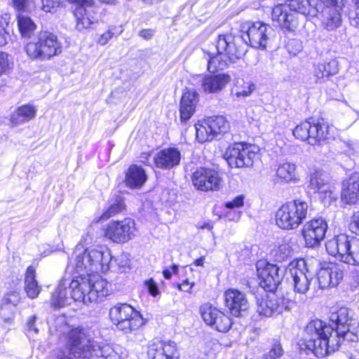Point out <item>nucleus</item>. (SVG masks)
Here are the masks:
<instances>
[{"mask_svg":"<svg viewBox=\"0 0 359 359\" xmlns=\"http://www.w3.org/2000/svg\"><path fill=\"white\" fill-rule=\"evenodd\" d=\"M68 345L69 353L60 351L57 359H118L119 356L109 345L100 346L93 341L88 332L82 328L72 329L68 333Z\"/></svg>","mask_w":359,"mask_h":359,"instance_id":"f257e3e1","label":"nucleus"},{"mask_svg":"<svg viewBox=\"0 0 359 359\" xmlns=\"http://www.w3.org/2000/svg\"><path fill=\"white\" fill-rule=\"evenodd\" d=\"M86 239L83 238L76 245L71 263L74 265L79 276H86L91 273L107 272L109 269L111 255L108 249L104 250L95 248H86L83 242Z\"/></svg>","mask_w":359,"mask_h":359,"instance_id":"f03ea898","label":"nucleus"},{"mask_svg":"<svg viewBox=\"0 0 359 359\" xmlns=\"http://www.w3.org/2000/svg\"><path fill=\"white\" fill-rule=\"evenodd\" d=\"M75 302L85 304L97 302L109 294V283L97 274L77 276L69 285Z\"/></svg>","mask_w":359,"mask_h":359,"instance_id":"7ed1b4c3","label":"nucleus"},{"mask_svg":"<svg viewBox=\"0 0 359 359\" xmlns=\"http://www.w3.org/2000/svg\"><path fill=\"white\" fill-rule=\"evenodd\" d=\"M216 48V54L204 50V57L208 62L207 69L210 72L224 69L229 62H236L246 52L243 46L236 44L234 36L229 34L218 36Z\"/></svg>","mask_w":359,"mask_h":359,"instance_id":"20e7f679","label":"nucleus"},{"mask_svg":"<svg viewBox=\"0 0 359 359\" xmlns=\"http://www.w3.org/2000/svg\"><path fill=\"white\" fill-rule=\"evenodd\" d=\"M315 0H288L286 4L276 6L271 13L273 21L287 31H294L299 25L297 13L305 16H316L320 11L318 6H314Z\"/></svg>","mask_w":359,"mask_h":359,"instance_id":"39448f33","label":"nucleus"},{"mask_svg":"<svg viewBox=\"0 0 359 359\" xmlns=\"http://www.w3.org/2000/svg\"><path fill=\"white\" fill-rule=\"evenodd\" d=\"M333 327L327 326L321 320L310 321L305 327L303 337V345L316 357L323 358L339 348L332 350L330 339Z\"/></svg>","mask_w":359,"mask_h":359,"instance_id":"423d86ee","label":"nucleus"},{"mask_svg":"<svg viewBox=\"0 0 359 359\" xmlns=\"http://www.w3.org/2000/svg\"><path fill=\"white\" fill-rule=\"evenodd\" d=\"M25 51L32 60H48L62 52V45L56 35L47 32H40L25 46Z\"/></svg>","mask_w":359,"mask_h":359,"instance_id":"0eeeda50","label":"nucleus"},{"mask_svg":"<svg viewBox=\"0 0 359 359\" xmlns=\"http://www.w3.org/2000/svg\"><path fill=\"white\" fill-rule=\"evenodd\" d=\"M325 248L328 254L339 261L359 266V238L341 233L328 240Z\"/></svg>","mask_w":359,"mask_h":359,"instance_id":"6e6552de","label":"nucleus"},{"mask_svg":"<svg viewBox=\"0 0 359 359\" xmlns=\"http://www.w3.org/2000/svg\"><path fill=\"white\" fill-rule=\"evenodd\" d=\"M309 212L308 203L302 200L287 202L277 210L276 223L283 229H295L307 217Z\"/></svg>","mask_w":359,"mask_h":359,"instance_id":"1a4fd4ad","label":"nucleus"},{"mask_svg":"<svg viewBox=\"0 0 359 359\" xmlns=\"http://www.w3.org/2000/svg\"><path fill=\"white\" fill-rule=\"evenodd\" d=\"M109 317L116 327L125 333L137 330L144 324L140 313L126 303H118L111 307Z\"/></svg>","mask_w":359,"mask_h":359,"instance_id":"9d476101","label":"nucleus"},{"mask_svg":"<svg viewBox=\"0 0 359 359\" xmlns=\"http://www.w3.org/2000/svg\"><path fill=\"white\" fill-rule=\"evenodd\" d=\"M331 324L327 326L333 327L332 335H331L330 343L332 350L339 348L341 342L349 334H353L351 327L353 325L355 320L350 316V311L348 308L341 307L330 316Z\"/></svg>","mask_w":359,"mask_h":359,"instance_id":"9b49d317","label":"nucleus"},{"mask_svg":"<svg viewBox=\"0 0 359 359\" xmlns=\"http://www.w3.org/2000/svg\"><path fill=\"white\" fill-rule=\"evenodd\" d=\"M294 136L309 144L315 145L331 137L330 127L326 123L306 121L293 130Z\"/></svg>","mask_w":359,"mask_h":359,"instance_id":"f8f14e48","label":"nucleus"},{"mask_svg":"<svg viewBox=\"0 0 359 359\" xmlns=\"http://www.w3.org/2000/svg\"><path fill=\"white\" fill-rule=\"evenodd\" d=\"M136 231L134 220L126 218L122 221H110L106 226L104 235L115 243H123L132 240Z\"/></svg>","mask_w":359,"mask_h":359,"instance_id":"ddd939ff","label":"nucleus"},{"mask_svg":"<svg viewBox=\"0 0 359 359\" xmlns=\"http://www.w3.org/2000/svg\"><path fill=\"white\" fill-rule=\"evenodd\" d=\"M246 26V36L250 46L255 48L265 49L273 35L272 27L260 21L248 22Z\"/></svg>","mask_w":359,"mask_h":359,"instance_id":"4468645a","label":"nucleus"},{"mask_svg":"<svg viewBox=\"0 0 359 359\" xmlns=\"http://www.w3.org/2000/svg\"><path fill=\"white\" fill-rule=\"evenodd\" d=\"M200 313L204 322L219 332H226L231 327V319L209 303L201 306Z\"/></svg>","mask_w":359,"mask_h":359,"instance_id":"2eb2a0df","label":"nucleus"},{"mask_svg":"<svg viewBox=\"0 0 359 359\" xmlns=\"http://www.w3.org/2000/svg\"><path fill=\"white\" fill-rule=\"evenodd\" d=\"M290 304L288 298L272 292L267 294L266 298L257 299V312L260 316L272 317L283 313Z\"/></svg>","mask_w":359,"mask_h":359,"instance_id":"dca6fc26","label":"nucleus"},{"mask_svg":"<svg viewBox=\"0 0 359 359\" xmlns=\"http://www.w3.org/2000/svg\"><path fill=\"white\" fill-rule=\"evenodd\" d=\"M327 229V222L323 218L311 219L304 224L302 229L306 246L314 248L324 239Z\"/></svg>","mask_w":359,"mask_h":359,"instance_id":"f3484780","label":"nucleus"},{"mask_svg":"<svg viewBox=\"0 0 359 359\" xmlns=\"http://www.w3.org/2000/svg\"><path fill=\"white\" fill-rule=\"evenodd\" d=\"M192 182L201 191H216L222 187V180L217 172L205 168L197 169L192 175Z\"/></svg>","mask_w":359,"mask_h":359,"instance_id":"a211bd4d","label":"nucleus"},{"mask_svg":"<svg viewBox=\"0 0 359 359\" xmlns=\"http://www.w3.org/2000/svg\"><path fill=\"white\" fill-rule=\"evenodd\" d=\"M287 270L292 278L294 292L299 294H305L309 290L310 280L305 273L304 261L290 262L287 266Z\"/></svg>","mask_w":359,"mask_h":359,"instance_id":"6ab92c4d","label":"nucleus"},{"mask_svg":"<svg viewBox=\"0 0 359 359\" xmlns=\"http://www.w3.org/2000/svg\"><path fill=\"white\" fill-rule=\"evenodd\" d=\"M224 297L226 306L231 315L236 317L243 316L250 306L245 294L238 290H227L224 293Z\"/></svg>","mask_w":359,"mask_h":359,"instance_id":"aec40b11","label":"nucleus"},{"mask_svg":"<svg viewBox=\"0 0 359 359\" xmlns=\"http://www.w3.org/2000/svg\"><path fill=\"white\" fill-rule=\"evenodd\" d=\"M260 263L257 265V272L260 278V285L266 290L273 292L277 289L283 278V273H280V268L276 265L266 264L261 269Z\"/></svg>","mask_w":359,"mask_h":359,"instance_id":"412c9836","label":"nucleus"},{"mask_svg":"<svg viewBox=\"0 0 359 359\" xmlns=\"http://www.w3.org/2000/svg\"><path fill=\"white\" fill-rule=\"evenodd\" d=\"M147 354L151 359H178L177 344L173 341L153 342L149 346Z\"/></svg>","mask_w":359,"mask_h":359,"instance_id":"4be33fe9","label":"nucleus"},{"mask_svg":"<svg viewBox=\"0 0 359 359\" xmlns=\"http://www.w3.org/2000/svg\"><path fill=\"white\" fill-rule=\"evenodd\" d=\"M231 80L230 75L227 74H208L203 76L201 86L205 93H218L226 88Z\"/></svg>","mask_w":359,"mask_h":359,"instance_id":"5701e85b","label":"nucleus"},{"mask_svg":"<svg viewBox=\"0 0 359 359\" xmlns=\"http://www.w3.org/2000/svg\"><path fill=\"white\" fill-rule=\"evenodd\" d=\"M198 100V93L196 90L189 88L184 90L180 104L182 123H186L194 115Z\"/></svg>","mask_w":359,"mask_h":359,"instance_id":"b1692460","label":"nucleus"},{"mask_svg":"<svg viewBox=\"0 0 359 359\" xmlns=\"http://www.w3.org/2000/svg\"><path fill=\"white\" fill-rule=\"evenodd\" d=\"M181 159L180 151L175 147L159 151L154 156V161L158 168L170 170L177 165Z\"/></svg>","mask_w":359,"mask_h":359,"instance_id":"393cba45","label":"nucleus"},{"mask_svg":"<svg viewBox=\"0 0 359 359\" xmlns=\"http://www.w3.org/2000/svg\"><path fill=\"white\" fill-rule=\"evenodd\" d=\"M71 282L69 279L62 278L60 284L52 295L51 306L55 308H60L70 304L71 299L74 300L72 297L70 289Z\"/></svg>","mask_w":359,"mask_h":359,"instance_id":"a878e982","label":"nucleus"},{"mask_svg":"<svg viewBox=\"0 0 359 359\" xmlns=\"http://www.w3.org/2000/svg\"><path fill=\"white\" fill-rule=\"evenodd\" d=\"M341 200L349 205L359 202V175H353L343 183Z\"/></svg>","mask_w":359,"mask_h":359,"instance_id":"bb28decb","label":"nucleus"},{"mask_svg":"<svg viewBox=\"0 0 359 359\" xmlns=\"http://www.w3.org/2000/svg\"><path fill=\"white\" fill-rule=\"evenodd\" d=\"M343 8H322V27L328 32H332L339 28L342 23L341 11Z\"/></svg>","mask_w":359,"mask_h":359,"instance_id":"cd10ccee","label":"nucleus"},{"mask_svg":"<svg viewBox=\"0 0 359 359\" xmlns=\"http://www.w3.org/2000/svg\"><path fill=\"white\" fill-rule=\"evenodd\" d=\"M338 62L331 60L323 63H318L314 65L313 76L316 83H323L330 76L338 73Z\"/></svg>","mask_w":359,"mask_h":359,"instance_id":"c85d7f7f","label":"nucleus"},{"mask_svg":"<svg viewBox=\"0 0 359 359\" xmlns=\"http://www.w3.org/2000/svg\"><path fill=\"white\" fill-rule=\"evenodd\" d=\"M309 187L314 191L332 194L334 187L330 183L328 175L323 170H315L310 178Z\"/></svg>","mask_w":359,"mask_h":359,"instance_id":"c756f323","label":"nucleus"},{"mask_svg":"<svg viewBox=\"0 0 359 359\" xmlns=\"http://www.w3.org/2000/svg\"><path fill=\"white\" fill-rule=\"evenodd\" d=\"M146 180L147 175L144 170L136 165H132L126 172L124 182L131 189H138L144 184Z\"/></svg>","mask_w":359,"mask_h":359,"instance_id":"7c9ffc66","label":"nucleus"},{"mask_svg":"<svg viewBox=\"0 0 359 359\" xmlns=\"http://www.w3.org/2000/svg\"><path fill=\"white\" fill-rule=\"evenodd\" d=\"M244 142H237L230 145L224 153V158L231 168H244L245 163L241 161L242 149Z\"/></svg>","mask_w":359,"mask_h":359,"instance_id":"2f4dec72","label":"nucleus"},{"mask_svg":"<svg viewBox=\"0 0 359 359\" xmlns=\"http://www.w3.org/2000/svg\"><path fill=\"white\" fill-rule=\"evenodd\" d=\"M41 290L36 280V272L33 266H30L27 269L25 277V290L27 296L31 299L36 298Z\"/></svg>","mask_w":359,"mask_h":359,"instance_id":"473e14b6","label":"nucleus"},{"mask_svg":"<svg viewBox=\"0 0 359 359\" xmlns=\"http://www.w3.org/2000/svg\"><path fill=\"white\" fill-rule=\"evenodd\" d=\"M36 109L29 104H25L18 107L11 116V121L13 126L29 121L36 116Z\"/></svg>","mask_w":359,"mask_h":359,"instance_id":"72a5a7b5","label":"nucleus"},{"mask_svg":"<svg viewBox=\"0 0 359 359\" xmlns=\"http://www.w3.org/2000/svg\"><path fill=\"white\" fill-rule=\"evenodd\" d=\"M195 128L196 139L199 142L211 141L217 137L207 118L196 123Z\"/></svg>","mask_w":359,"mask_h":359,"instance_id":"f704fd0d","label":"nucleus"},{"mask_svg":"<svg viewBox=\"0 0 359 359\" xmlns=\"http://www.w3.org/2000/svg\"><path fill=\"white\" fill-rule=\"evenodd\" d=\"M125 203L120 196H116L109 202L108 208L104 211L100 217L99 220H106L116 215L121 212L125 209Z\"/></svg>","mask_w":359,"mask_h":359,"instance_id":"c9c22d12","label":"nucleus"},{"mask_svg":"<svg viewBox=\"0 0 359 359\" xmlns=\"http://www.w3.org/2000/svg\"><path fill=\"white\" fill-rule=\"evenodd\" d=\"M296 165L290 162L280 163L277 168L276 175L278 178L286 182H294L296 180Z\"/></svg>","mask_w":359,"mask_h":359,"instance_id":"e433bc0d","label":"nucleus"},{"mask_svg":"<svg viewBox=\"0 0 359 359\" xmlns=\"http://www.w3.org/2000/svg\"><path fill=\"white\" fill-rule=\"evenodd\" d=\"M86 4H81L76 8L74 15L76 18V28L79 32H83L90 28L93 21L88 15L87 11L84 7Z\"/></svg>","mask_w":359,"mask_h":359,"instance_id":"4c0bfd02","label":"nucleus"},{"mask_svg":"<svg viewBox=\"0 0 359 359\" xmlns=\"http://www.w3.org/2000/svg\"><path fill=\"white\" fill-rule=\"evenodd\" d=\"M18 26L19 31L24 38H29L30 40L32 34L36 29V25L27 15L20 14L18 16Z\"/></svg>","mask_w":359,"mask_h":359,"instance_id":"58836bf2","label":"nucleus"},{"mask_svg":"<svg viewBox=\"0 0 359 359\" xmlns=\"http://www.w3.org/2000/svg\"><path fill=\"white\" fill-rule=\"evenodd\" d=\"M242 149L241 161L245 163L244 167H250L253 165L255 159L257 157L259 148L255 145L244 142Z\"/></svg>","mask_w":359,"mask_h":359,"instance_id":"ea45409f","label":"nucleus"},{"mask_svg":"<svg viewBox=\"0 0 359 359\" xmlns=\"http://www.w3.org/2000/svg\"><path fill=\"white\" fill-rule=\"evenodd\" d=\"M207 119L210 124V127L212 126V130H214L216 136L226 133L229 128V124L223 116H210Z\"/></svg>","mask_w":359,"mask_h":359,"instance_id":"a19ab883","label":"nucleus"},{"mask_svg":"<svg viewBox=\"0 0 359 359\" xmlns=\"http://www.w3.org/2000/svg\"><path fill=\"white\" fill-rule=\"evenodd\" d=\"M10 17L8 15H0V47L5 46L10 40L11 35L8 32Z\"/></svg>","mask_w":359,"mask_h":359,"instance_id":"79ce46f5","label":"nucleus"},{"mask_svg":"<svg viewBox=\"0 0 359 359\" xmlns=\"http://www.w3.org/2000/svg\"><path fill=\"white\" fill-rule=\"evenodd\" d=\"M292 255L293 250L291 246L287 243L280 245L274 255L276 260L278 262H283L290 259Z\"/></svg>","mask_w":359,"mask_h":359,"instance_id":"37998d69","label":"nucleus"},{"mask_svg":"<svg viewBox=\"0 0 359 359\" xmlns=\"http://www.w3.org/2000/svg\"><path fill=\"white\" fill-rule=\"evenodd\" d=\"M15 309L14 306L2 302L0 306V318L5 323H11L14 318Z\"/></svg>","mask_w":359,"mask_h":359,"instance_id":"c03bdc74","label":"nucleus"},{"mask_svg":"<svg viewBox=\"0 0 359 359\" xmlns=\"http://www.w3.org/2000/svg\"><path fill=\"white\" fill-rule=\"evenodd\" d=\"M284 351L282 345L278 341H276L270 351L262 356V359H278L283 355Z\"/></svg>","mask_w":359,"mask_h":359,"instance_id":"a18cd8bd","label":"nucleus"},{"mask_svg":"<svg viewBox=\"0 0 359 359\" xmlns=\"http://www.w3.org/2000/svg\"><path fill=\"white\" fill-rule=\"evenodd\" d=\"M326 269L328 271V275H330L332 287L337 286L343 278V271L336 266Z\"/></svg>","mask_w":359,"mask_h":359,"instance_id":"49530a36","label":"nucleus"},{"mask_svg":"<svg viewBox=\"0 0 359 359\" xmlns=\"http://www.w3.org/2000/svg\"><path fill=\"white\" fill-rule=\"evenodd\" d=\"M328 275V271L326 269H322L318 273V287L320 289H326L332 287Z\"/></svg>","mask_w":359,"mask_h":359,"instance_id":"de8ad7c7","label":"nucleus"},{"mask_svg":"<svg viewBox=\"0 0 359 359\" xmlns=\"http://www.w3.org/2000/svg\"><path fill=\"white\" fill-rule=\"evenodd\" d=\"M20 301V293L17 291H11L8 292L4 297L2 302L16 306Z\"/></svg>","mask_w":359,"mask_h":359,"instance_id":"09e8293b","label":"nucleus"},{"mask_svg":"<svg viewBox=\"0 0 359 359\" xmlns=\"http://www.w3.org/2000/svg\"><path fill=\"white\" fill-rule=\"evenodd\" d=\"M129 262L128 255L125 253H121L114 259L111 257L109 266H112L113 264L115 263L119 269H123L129 265Z\"/></svg>","mask_w":359,"mask_h":359,"instance_id":"8fccbe9b","label":"nucleus"},{"mask_svg":"<svg viewBox=\"0 0 359 359\" xmlns=\"http://www.w3.org/2000/svg\"><path fill=\"white\" fill-rule=\"evenodd\" d=\"M324 6L323 8H343L346 0H320Z\"/></svg>","mask_w":359,"mask_h":359,"instance_id":"3c124183","label":"nucleus"},{"mask_svg":"<svg viewBox=\"0 0 359 359\" xmlns=\"http://www.w3.org/2000/svg\"><path fill=\"white\" fill-rule=\"evenodd\" d=\"M358 0H355V4L356 8L354 11L350 12L348 15V19L350 25L355 28L359 29V4Z\"/></svg>","mask_w":359,"mask_h":359,"instance_id":"603ef678","label":"nucleus"},{"mask_svg":"<svg viewBox=\"0 0 359 359\" xmlns=\"http://www.w3.org/2000/svg\"><path fill=\"white\" fill-rule=\"evenodd\" d=\"M9 69L8 55L0 51V75L6 73Z\"/></svg>","mask_w":359,"mask_h":359,"instance_id":"864d4df0","label":"nucleus"},{"mask_svg":"<svg viewBox=\"0 0 359 359\" xmlns=\"http://www.w3.org/2000/svg\"><path fill=\"white\" fill-rule=\"evenodd\" d=\"M349 229L353 233L359 235V210L354 212L349 224Z\"/></svg>","mask_w":359,"mask_h":359,"instance_id":"5fc2aeb1","label":"nucleus"},{"mask_svg":"<svg viewBox=\"0 0 359 359\" xmlns=\"http://www.w3.org/2000/svg\"><path fill=\"white\" fill-rule=\"evenodd\" d=\"M115 35V33L111 29H108L98 37L97 42L101 46H104L111 40Z\"/></svg>","mask_w":359,"mask_h":359,"instance_id":"6e6d98bb","label":"nucleus"},{"mask_svg":"<svg viewBox=\"0 0 359 359\" xmlns=\"http://www.w3.org/2000/svg\"><path fill=\"white\" fill-rule=\"evenodd\" d=\"M255 86L253 83H247L243 88L236 93L237 97H248L255 90Z\"/></svg>","mask_w":359,"mask_h":359,"instance_id":"4d7b16f0","label":"nucleus"},{"mask_svg":"<svg viewBox=\"0 0 359 359\" xmlns=\"http://www.w3.org/2000/svg\"><path fill=\"white\" fill-rule=\"evenodd\" d=\"M36 317L35 316H31L27 322V334L29 337L33 335V334L38 333V329L35 326V321Z\"/></svg>","mask_w":359,"mask_h":359,"instance_id":"13d9d810","label":"nucleus"},{"mask_svg":"<svg viewBox=\"0 0 359 359\" xmlns=\"http://www.w3.org/2000/svg\"><path fill=\"white\" fill-rule=\"evenodd\" d=\"M42 9L45 12H51V10L57 7L60 0H41Z\"/></svg>","mask_w":359,"mask_h":359,"instance_id":"bf43d9fd","label":"nucleus"},{"mask_svg":"<svg viewBox=\"0 0 359 359\" xmlns=\"http://www.w3.org/2000/svg\"><path fill=\"white\" fill-rule=\"evenodd\" d=\"M244 198L243 196H238L234 198L231 201L226 203L225 206L229 209L241 208L243 205Z\"/></svg>","mask_w":359,"mask_h":359,"instance_id":"052dcab7","label":"nucleus"},{"mask_svg":"<svg viewBox=\"0 0 359 359\" xmlns=\"http://www.w3.org/2000/svg\"><path fill=\"white\" fill-rule=\"evenodd\" d=\"M343 144L344 147V152L348 156L353 155L358 151V147L355 143L351 142H343Z\"/></svg>","mask_w":359,"mask_h":359,"instance_id":"680f3d73","label":"nucleus"},{"mask_svg":"<svg viewBox=\"0 0 359 359\" xmlns=\"http://www.w3.org/2000/svg\"><path fill=\"white\" fill-rule=\"evenodd\" d=\"M145 285L147 286L149 292L151 295L155 297L159 293L158 287L157 284L154 281L153 279H150L145 281Z\"/></svg>","mask_w":359,"mask_h":359,"instance_id":"e2e57ef3","label":"nucleus"},{"mask_svg":"<svg viewBox=\"0 0 359 359\" xmlns=\"http://www.w3.org/2000/svg\"><path fill=\"white\" fill-rule=\"evenodd\" d=\"M155 34V30L151 29H142L139 32V36L146 40L151 39Z\"/></svg>","mask_w":359,"mask_h":359,"instance_id":"0e129e2a","label":"nucleus"},{"mask_svg":"<svg viewBox=\"0 0 359 359\" xmlns=\"http://www.w3.org/2000/svg\"><path fill=\"white\" fill-rule=\"evenodd\" d=\"M194 285V283H189L188 280H186L182 282V283L179 284L177 285L178 288L184 292H191V290Z\"/></svg>","mask_w":359,"mask_h":359,"instance_id":"69168bd1","label":"nucleus"},{"mask_svg":"<svg viewBox=\"0 0 359 359\" xmlns=\"http://www.w3.org/2000/svg\"><path fill=\"white\" fill-rule=\"evenodd\" d=\"M13 6L19 11L25 10L27 5V0H12Z\"/></svg>","mask_w":359,"mask_h":359,"instance_id":"338daca9","label":"nucleus"},{"mask_svg":"<svg viewBox=\"0 0 359 359\" xmlns=\"http://www.w3.org/2000/svg\"><path fill=\"white\" fill-rule=\"evenodd\" d=\"M72 3H75L78 4H88V6H90L93 3V0H68Z\"/></svg>","mask_w":359,"mask_h":359,"instance_id":"774afa93","label":"nucleus"}]
</instances>
